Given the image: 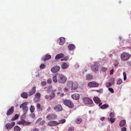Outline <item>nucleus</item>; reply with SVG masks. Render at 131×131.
I'll return each instance as SVG.
<instances>
[{"instance_id":"nucleus-1","label":"nucleus","mask_w":131,"mask_h":131,"mask_svg":"<svg viewBox=\"0 0 131 131\" xmlns=\"http://www.w3.org/2000/svg\"><path fill=\"white\" fill-rule=\"evenodd\" d=\"M63 104L65 106H67L70 108H73L74 106V105L73 102L70 100H65L63 102Z\"/></svg>"},{"instance_id":"nucleus-2","label":"nucleus","mask_w":131,"mask_h":131,"mask_svg":"<svg viewBox=\"0 0 131 131\" xmlns=\"http://www.w3.org/2000/svg\"><path fill=\"white\" fill-rule=\"evenodd\" d=\"M130 56V55L129 53L124 52L121 54V58L123 60L126 61L129 59Z\"/></svg>"},{"instance_id":"nucleus-3","label":"nucleus","mask_w":131,"mask_h":131,"mask_svg":"<svg viewBox=\"0 0 131 131\" xmlns=\"http://www.w3.org/2000/svg\"><path fill=\"white\" fill-rule=\"evenodd\" d=\"M57 78L58 82L61 83H64L67 80L66 77L61 74H59L57 77Z\"/></svg>"},{"instance_id":"nucleus-4","label":"nucleus","mask_w":131,"mask_h":131,"mask_svg":"<svg viewBox=\"0 0 131 131\" xmlns=\"http://www.w3.org/2000/svg\"><path fill=\"white\" fill-rule=\"evenodd\" d=\"M28 102H26L21 104L20 106V108H22L24 114H26L28 111V108L27 105V103Z\"/></svg>"},{"instance_id":"nucleus-5","label":"nucleus","mask_w":131,"mask_h":131,"mask_svg":"<svg viewBox=\"0 0 131 131\" xmlns=\"http://www.w3.org/2000/svg\"><path fill=\"white\" fill-rule=\"evenodd\" d=\"M68 85L71 84V89L72 90H75L78 87V84L77 82H72V81H68Z\"/></svg>"},{"instance_id":"nucleus-6","label":"nucleus","mask_w":131,"mask_h":131,"mask_svg":"<svg viewBox=\"0 0 131 131\" xmlns=\"http://www.w3.org/2000/svg\"><path fill=\"white\" fill-rule=\"evenodd\" d=\"M15 124V123L14 122H13L10 123H8L5 125V128L8 130L14 126Z\"/></svg>"},{"instance_id":"nucleus-7","label":"nucleus","mask_w":131,"mask_h":131,"mask_svg":"<svg viewBox=\"0 0 131 131\" xmlns=\"http://www.w3.org/2000/svg\"><path fill=\"white\" fill-rule=\"evenodd\" d=\"M88 86L90 87H96L98 86L99 84L94 81H92L89 82L88 84Z\"/></svg>"},{"instance_id":"nucleus-8","label":"nucleus","mask_w":131,"mask_h":131,"mask_svg":"<svg viewBox=\"0 0 131 131\" xmlns=\"http://www.w3.org/2000/svg\"><path fill=\"white\" fill-rule=\"evenodd\" d=\"M83 102L85 104H91L93 103L92 100L88 97H85L83 100Z\"/></svg>"},{"instance_id":"nucleus-9","label":"nucleus","mask_w":131,"mask_h":131,"mask_svg":"<svg viewBox=\"0 0 131 131\" xmlns=\"http://www.w3.org/2000/svg\"><path fill=\"white\" fill-rule=\"evenodd\" d=\"M60 68L59 66L56 65L51 68V71L52 73H56L59 71Z\"/></svg>"},{"instance_id":"nucleus-10","label":"nucleus","mask_w":131,"mask_h":131,"mask_svg":"<svg viewBox=\"0 0 131 131\" xmlns=\"http://www.w3.org/2000/svg\"><path fill=\"white\" fill-rule=\"evenodd\" d=\"M54 110L56 112H59L62 110V107L61 105L58 104L54 107Z\"/></svg>"},{"instance_id":"nucleus-11","label":"nucleus","mask_w":131,"mask_h":131,"mask_svg":"<svg viewBox=\"0 0 131 131\" xmlns=\"http://www.w3.org/2000/svg\"><path fill=\"white\" fill-rule=\"evenodd\" d=\"M99 66V63H95L94 64L92 65L91 66V68L92 70L95 72L97 71L98 70Z\"/></svg>"},{"instance_id":"nucleus-12","label":"nucleus","mask_w":131,"mask_h":131,"mask_svg":"<svg viewBox=\"0 0 131 131\" xmlns=\"http://www.w3.org/2000/svg\"><path fill=\"white\" fill-rule=\"evenodd\" d=\"M14 111V107L12 106L7 111L6 114L7 116H9L11 115L13 113Z\"/></svg>"},{"instance_id":"nucleus-13","label":"nucleus","mask_w":131,"mask_h":131,"mask_svg":"<svg viewBox=\"0 0 131 131\" xmlns=\"http://www.w3.org/2000/svg\"><path fill=\"white\" fill-rule=\"evenodd\" d=\"M36 107L37 110L39 111L42 112L45 108L44 106H41V105L39 103L37 104Z\"/></svg>"},{"instance_id":"nucleus-14","label":"nucleus","mask_w":131,"mask_h":131,"mask_svg":"<svg viewBox=\"0 0 131 131\" xmlns=\"http://www.w3.org/2000/svg\"><path fill=\"white\" fill-rule=\"evenodd\" d=\"M56 117V115L55 114H51L48 115L46 116V118L48 120L54 119Z\"/></svg>"},{"instance_id":"nucleus-15","label":"nucleus","mask_w":131,"mask_h":131,"mask_svg":"<svg viewBox=\"0 0 131 131\" xmlns=\"http://www.w3.org/2000/svg\"><path fill=\"white\" fill-rule=\"evenodd\" d=\"M58 124V122L56 121H50L48 122V125L50 126H56Z\"/></svg>"},{"instance_id":"nucleus-16","label":"nucleus","mask_w":131,"mask_h":131,"mask_svg":"<svg viewBox=\"0 0 131 131\" xmlns=\"http://www.w3.org/2000/svg\"><path fill=\"white\" fill-rule=\"evenodd\" d=\"M36 87H33L28 93V95L30 96L33 95L35 93L36 91Z\"/></svg>"},{"instance_id":"nucleus-17","label":"nucleus","mask_w":131,"mask_h":131,"mask_svg":"<svg viewBox=\"0 0 131 131\" xmlns=\"http://www.w3.org/2000/svg\"><path fill=\"white\" fill-rule=\"evenodd\" d=\"M80 97V95L77 93L73 94L71 96V97L72 99L76 100H78L79 99Z\"/></svg>"},{"instance_id":"nucleus-18","label":"nucleus","mask_w":131,"mask_h":131,"mask_svg":"<svg viewBox=\"0 0 131 131\" xmlns=\"http://www.w3.org/2000/svg\"><path fill=\"white\" fill-rule=\"evenodd\" d=\"M56 89H55L52 90L51 91V93L50 96V98L49 99L50 100H52L55 97V94L54 93L56 92Z\"/></svg>"},{"instance_id":"nucleus-19","label":"nucleus","mask_w":131,"mask_h":131,"mask_svg":"<svg viewBox=\"0 0 131 131\" xmlns=\"http://www.w3.org/2000/svg\"><path fill=\"white\" fill-rule=\"evenodd\" d=\"M51 58V56L50 55H46L45 57H43L42 60L43 61H46L50 59Z\"/></svg>"},{"instance_id":"nucleus-20","label":"nucleus","mask_w":131,"mask_h":131,"mask_svg":"<svg viewBox=\"0 0 131 131\" xmlns=\"http://www.w3.org/2000/svg\"><path fill=\"white\" fill-rule=\"evenodd\" d=\"M69 67V64L66 63H64L61 65V68L63 69H65Z\"/></svg>"},{"instance_id":"nucleus-21","label":"nucleus","mask_w":131,"mask_h":131,"mask_svg":"<svg viewBox=\"0 0 131 131\" xmlns=\"http://www.w3.org/2000/svg\"><path fill=\"white\" fill-rule=\"evenodd\" d=\"M21 97L23 98L26 99L28 97V94L26 92H23L21 94Z\"/></svg>"},{"instance_id":"nucleus-22","label":"nucleus","mask_w":131,"mask_h":131,"mask_svg":"<svg viewBox=\"0 0 131 131\" xmlns=\"http://www.w3.org/2000/svg\"><path fill=\"white\" fill-rule=\"evenodd\" d=\"M126 124V122L124 120H122L121 121L119 126L120 127H122L124 126Z\"/></svg>"},{"instance_id":"nucleus-23","label":"nucleus","mask_w":131,"mask_h":131,"mask_svg":"<svg viewBox=\"0 0 131 131\" xmlns=\"http://www.w3.org/2000/svg\"><path fill=\"white\" fill-rule=\"evenodd\" d=\"M64 55L63 53H60L57 55L55 57L56 59H58L64 57Z\"/></svg>"},{"instance_id":"nucleus-24","label":"nucleus","mask_w":131,"mask_h":131,"mask_svg":"<svg viewBox=\"0 0 131 131\" xmlns=\"http://www.w3.org/2000/svg\"><path fill=\"white\" fill-rule=\"evenodd\" d=\"M93 100L96 103H99L100 102V100L97 97H94L93 98Z\"/></svg>"},{"instance_id":"nucleus-25","label":"nucleus","mask_w":131,"mask_h":131,"mask_svg":"<svg viewBox=\"0 0 131 131\" xmlns=\"http://www.w3.org/2000/svg\"><path fill=\"white\" fill-rule=\"evenodd\" d=\"M60 39V41L59 42V44L60 45H62L63 44L65 41V38L63 37H61Z\"/></svg>"},{"instance_id":"nucleus-26","label":"nucleus","mask_w":131,"mask_h":131,"mask_svg":"<svg viewBox=\"0 0 131 131\" xmlns=\"http://www.w3.org/2000/svg\"><path fill=\"white\" fill-rule=\"evenodd\" d=\"M82 121V119L80 118H77L75 121V122L77 124L80 123Z\"/></svg>"},{"instance_id":"nucleus-27","label":"nucleus","mask_w":131,"mask_h":131,"mask_svg":"<svg viewBox=\"0 0 131 131\" xmlns=\"http://www.w3.org/2000/svg\"><path fill=\"white\" fill-rule=\"evenodd\" d=\"M109 105L107 104H104L101 106L100 108L102 109H105L108 107Z\"/></svg>"},{"instance_id":"nucleus-28","label":"nucleus","mask_w":131,"mask_h":131,"mask_svg":"<svg viewBox=\"0 0 131 131\" xmlns=\"http://www.w3.org/2000/svg\"><path fill=\"white\" fill-rule=\"evenodd\" d=\"M19 117V115L17 114H16L11 119L12 121H13L17 119Z\"/></svg>"},{"instance_id":"nucleus-29","label":"nucleus","mask_w":131,"mask_h":131,"mask_svg":"<svg viewBox=\"0 0 131 131\" xmlns=\"http://www.w3.org/2000/svg\"><path fill=\"white\" fill-rule=\"evenodd\" d=\"M74 46L72 44L69 45L68 47V48L70 50H72L74 48Z\"/></svg>"},{"instance_id":"nucleus-30","label":"nucleus","mask_w":131,"mask_h":131,"mask_svg":"<svg viewBox=\"0 0 131 131\" xmlns=\"http://www.w3.org/2000/svg\"><path fill=\"white\" fill-rule=\"evenodd\" d=\"M20 128L18 126H15L14 127V131H20Z\"/></svg>"},{"instance_id":"nucleus-31","label":"nucleus","mask_w":131,"mask_h":131,"mask_svg":"<svg viewBox=\"0 0 131 131\" xmlns=\"http://www.w3.org/2000/svg\"><path fill=\"white\" fill-rule=\"evenodd\" d=\"M52 80L53 82L55 83H57V82L58 79H57L56 75H54L53 77Z\"/></svg>"},{"instance_id":"nucleus-32","label":"nucleus","mask_w":131,"mask_h":131,"mask_svg":"<svg viewBox=\"0 0 131 131\" xmlns=\"http://www.w3.org/2000/svg\"><path fill=\"white\" fill-rule=\"evenodd\" d=\"M41 96L40 94L39 93H37L35 95V97L34 99H35L36 98L39 99Z\"/></svg>"},{"instance_id":"nucleus-33","label":"nucleus","mask_w":131,"mask_h":131,"mask_svg":"<svg viewBox=\"0 0 131 131\" xmlns=\"http://www.w3.org/2000/svg\"><path fill=\"white\" fill-rule=\"evenodd\" d=\"M92 75H90V74H88L86 76V80H90L92 79Z\"/></svg>"},{"instance_id":"nucleus-34","label":"nucleus","mask_w":131,"mask_h":131,"mask_svg":"<svg viewBox=\"0 0 131 131\" xmlns=\"http://www.w3.org/2000/svg\"><path fill=\"white\" fill-rule=\"evenodd\" d=\"M35 108L34 106H31L30 108V110L31 112H33L35 110Z\"/></svg>"},{"instance_id":"nucleus-35","label":"nucleus","mask_w":131,"mask_h":131,"mask_svg":"<svg viewBox=\"0 0 131 131\" xmlns=\"http://www.w3.org/2000/svg\"><path fill=\"white\" fill-rule=\"evenodd\" d=\"M66 122V120L65 119H63L61 120L58 122V124L61 123H63Z\"/></svg>"},{"instance_id":"nucleus-36","label":"nucleus","mask_w":131,"mask_h":131,"mask_svg":"<svg viewBox=\"0 0 131 131\" xmlns=\"http://www.w3.org/2000/svg\"><path fill=\"white\" fill-rule=\"evenodd\" d=\"M112 84L111 82H107L106 83V86L107 88H108L111 86Z\"/></svg>"},{"instance_id":"nucleus-37","label":"nucleus","mask_w":131,"mask_h":131,"mask_svg":"<svg viewBox=\"0 0 131 131\" xmlns=\"http://www.w3.org/2000/svg\"><path fill=\"white\" fill-rule=\"evenodd\" d=\"M69 59V57L67 56H65L64 57H63L62 59L61 60V61L63 60H65L67 61Z\"/></svg>"},{"instance_id":"nucleus-38","label":"nucleus","mask_w":131,"mask_h":131,"mask_svg":"<svg viewBox=\"0 0 131 131\" xmlns=\"http://www.w3.org/2000/svg\"><path fill=\"white\" fill-rule=\"evenodd\" d=\"M122 82V81L121 79H119L117 82V84H121Z\"/></svg>"},{"instance_id":"nucleus-39","label":"nucleus","mask_w":131,"mask_h":131,"mask_svg":"<svg viewBox=\"0 0 131 131\" xmlns=\"http://www.w3.org/2000/svg\"><path fill=\"white\" fill-rule=\"evenodd\" d=\"M107 70V68L104 67H102L101 69V70L102 72H105Z\"/></svg>"},{"instance_id":"nucleus-40","label":"nucleus","mask_w":131,"mask_h":131,"mask_svg":"<svg viewBox=\"0 0 131 131\" xmlns=\"http://www.w3.org/2000/svg\"><path fill=\"white\" fill-rule=\"evenodd\" d=\"M45 65L44 64H41L40 66V68L41 69H43L45 68Z\"/></svg>"},{"instance_id":"nucleus-41","label":"nucleus","mask_w":131,"mask_h":131,"mask_svg":"<svg viewBox=\"0 0 131 131\" xmlns=\"http://www.w3.org/2000/svg\"><path fill=\"white\" fill-rule=\"evenodd\" d=\"M114 113L113 112H110V116L111 118H113L114 117Z\"/></svg>"},{"instance_id":"nucleus-42","label":"nucleus","mask_w":131,"mask_h":131,"mask_svg":"<svg viewBox=\"0 0 131 131\" xmlns=\"http://www.w3.org/2000/svg\"><path fill=\"white\" fill-rule=\"evenodd\" d=\"M110 121L111 123H113L115 121V118H110Z\"/></svg>"},{"instance_id":"nucleus-43","label":"nucleus","mask_w":131,"mask_h":131,"mask_svg":"<svg viewBox=\"0 0 131 131\" xmlns=\"http://www.w3.org/2000/svg\"><path fill=\"white\" fill-rule=\"evenodd\" d=\"M25 123V121H20L18 122L19 124H24Z\"/></svg>"},{"instance_id":"nucleus-44","label":"nucleus","mask_w":131,"mask_h":131,"mask_svg":"<svg viewBox=\"0 0 131 131\" xmlns=\"http://www.w3.org/2000/svg\"><path fill=\"white\" fill-rule=\"evenodd\" d=\"M123 75L124 77V80H125L126 79V75L125 72H124L123 73Z\"/></svg>"},{"instance_id":"nucleus-45","label":"nucleus","mask_w":131,"mask_h":131,"mask_svg":"<svg viewBox=\"0 0 131 131\" xmlns=\"http://www.w3.org/2000/svg\"><path fill=\"white\" fill-rule=\"evenodd\" d=\"M47 83L46 81H43L41 82V85L42 86H44L46 85Z\"/></svg>"},{"instance_id":"nucleus-46","label":"nucleus","mask_w":131,"mask_h":131,"mask_svg":"<svg viewBox=\"0 0 131 131\" xmlns=\"http://www.w3.org/2000/svg\"><path fill=\"white\" fill-rule=\"evenodd\" d=\"M52 81L51 79L50 78H49L47 81V83L49 84H50L51 83Z\"/></svg>"},{"instance_id":"nucleus-47","label":"nucleus","mask_w":131,"mask_h":131,"mask_svg":"<svg viewBox=\"0 0 131 131\" xmlns=\"http://www.w3.org/2000/svg\"><path fill=\"white\" fill-rule=\"evenodd\" d=\"M108 89V90L110 91V92L111 93H114V90L112 88H109Z\"/></svg>"},{"instance_id":"nucleus-48","label":"nucleus","mask_w":131,"mask_h":131,"mask_svg":"<svg viewBox=\"0 0 131 131\" xmlns=\"http://www.w3.org/2000/svg\"><path fill=\"white\" fill-rule=\"evenodd\" d=\"M45 122V121L42 120L40 122L39 124L40 125H43L44 124Z\"/></svg>"},{"instance_id":"nucleus-49","label":"nucleus","mask_w":131,"mask_h":131,"mask_svg":"<svg viewBox=\"0 0 131 131\" xmlns=\"http://www.w3.org/2000/svg\"><path fill=\"white\" fill-rule=\"evenodd\" d=\"M74 128L72 127H70L68 130V131H73Z\"/></svg>"},{"instance_id":"nucleus-50","label":"nucleus","mask_w":131,"mask_h":131,"mask_svg":"<svg viewBox=\"0 0 131 131\" xmlns=\"http://www.w3.org/2000/svg\"><path fill=\"white\" fill-rule=\"evenodd\" d=\"M122 131H126L127 130L126 128L125 127H123L121 128Z\"/></svg>"},{"instance_id":"nucleus-51","label":"nucleus","mask_w":131,"mask_h":131,"mask_svg":"<svg viewBox=\"0 0 131 131\" xmlns=\"http://www.w3.org/2000/svg\"><path fill=\"white\" fill-rule=\"evenodd\" d=\"M68 90V88H65L63 89V91L65 92H67Z\"/></svg>"},{"instance_id":"nucleus-52","label":"nucleus","mask_w":131,"mask_h":131,"mask_svg":"<svg viewBox=\"0 0 131 131\" xmlns=\"http://www.w3.org/2000/svg\"><path fill=\"white\" fill-rule=\"evenodd\" d=\"M42 119V118H39L36 121V122L37 123H38Z\"/></svg>"},{"instance_id":"nucleus-53","label":"nucleus","mask_w":131,"mask_h":131,"mask_svg":"<svg viewBox=\"0 0 131 131\" xmlns=\"http://www.w3.org/2000/svg\"><path fill=\"white\" fill-rule=\"evenodd\" d=\"M114 71V70L113 69H112L110 71V74L111 75H112L113 74V72Z\"/></svg>"},{"instance_id":"nucleus-54","label":"nucleus","mask_w":131,"mask_h":131,"mask_svg":"<svg viewBox=\"0 0 131 131\" xmlns=\"http://www.w3.org/2000/svg\"><path fill=\"white\" fill-rule=\"evenodd\" d=\"M31 123H30V122H25V124H24L25 125H30V124Z\"/></svg>"},{"instance_id":"nucleus-55","label":"nucleus","mask_w":131,"mask_h":131,"mask_svg":"<svg viewBox=\"0 0 131 131\" xmlns=\"http://www.w3.org/2000/svg\"><path fill=\"white\" fill-rule=\"evenodd\" d=\"M102 90H103L102 89H100L99 90H96V91L98 92L101 93L102 92Z\"/></svg>"},{"instance_id":"nucleus-56","label":"nucleus","mask_w":131,"mask_h":131,"mask_svg":"<svg viewBox=\"0 0 131 131\" xmlns=\"http://www.w3.org/2000/svg\"><path fill=\"white\" fill-rule=\"evenodd\" d=\"M45 98L46 99H48L49 98V96L48 95H46L45 96Z\"/></svg>"},{"instance_id":"nucleus-57","label":"nucleus","mask_w":131,"mask_h":131,"mask_svg":"<svg viewBox=\"0 0 131 131\" xmlns=\"http://www.w3.org/2000/svg\"><path fill=\"white\" fill-rule=\"evenodd\" d=\"M105 118L104 117H102L101 118V120L102 121H103L104 119Z\"/></svg>"},{"instance_id":"nucleus-58","label":"nucleus","mask_w":131,"mask_h":131,"mask_svg":"<svg viewBox=\"0 0 131 131\" xmlns=\"http://www.w3.org/2000/svg\"><path fill=\"white\" fill-rule=\"evenodd\" d=\"M118 64V63L117 62L116 63H115L114 64V66L115 67H117Z\"/></svg>"},{"instance_id":"nucleus-59","label":"nucleus","mask_w":131,"mask_h":131,"mask_svg":"<svg viewBox=\"0 0 131 131\" xmlns=\"http://www.w3.org/2000/svg\"><path fill=\"white\" fill-rule=\"evenodd\" d=\"M38 131V129H37V128H35L32 130V131Z\"/></svg>"},{"instance_id":"nucleus-60","label":"nucleus","mask_w":131,"mask_h":131,"mask_svg":"<svg viewBox=\"0 0 131 131\" xmlns=\"http://www.w3.org/2000/svg\"><path fill=\"white\" fill-rule=\"evenodd\" d=\"M60 94V92H58L57 93V95H59Z\"/></svg>"},{"instance_id":"nucleus-61","label":"nucleus","mask_w":131,"mask_h":131,"mask_svg":"<svg viewBox=\"0 0 131 131\" xmlns=\"http://www.w3.org/2000/svg\"><path fill=\"white\" fill-rule=\"evenodd\" d=\"M64 95V94L63 93H62L60 95V96L61 97H62Z\"/></svg>"},{"instance_id":"nucleus-62","label":"nucleus","mask_w":131,"mask_h":131,"mask_svg":"<svg viewBox=\"0 0 131 131\" xmlns=\"http://www.w3.org/2000/svg\"><path fill=\"white\" fill-rule=\"evenodd\" d=\"M50 109H51L50 107L49 106V107H48V108L47 109V110L48 111V110H50Z\"/></svg>"},{"instance_id":"nucleus-63","label":"nucleus","mask_w":131,"mask_h":131,"mask_svg":"<svg viewBox=\"0 0 131 131\" xmlns=\"http://www.w3.org/2000/svg\"><path fill=\"white\" fill-rule=\"evenodd\" d=\"M99 103V106H100L101 105H101L102 104V103L100 102V103Z\"/></svg>"}]
</instances>
